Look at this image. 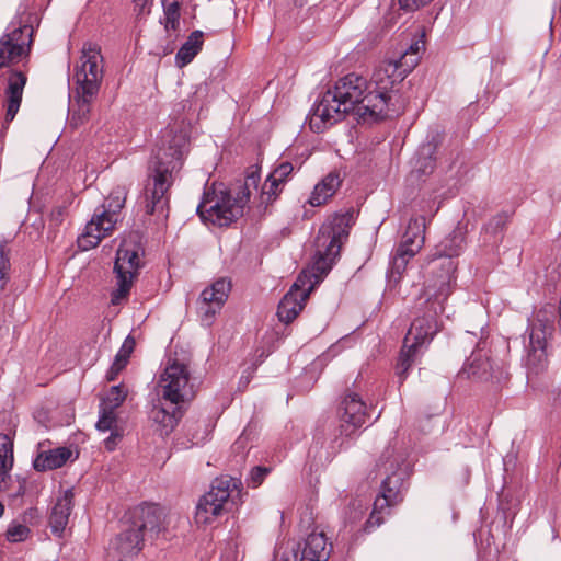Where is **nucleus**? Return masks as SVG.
I'll use <instances>...</instances> for the list:
<instances>
[{
    "instance_id": "10",
    "label": "nucleus",
    "mask_w": 561,
    "mask_h": 561,
    "mask_svg": "<svg viewBox=\"0 0 561 561\" xmlns=\"http://www.w3.org/2000/svg\"><path fill=\"white\" fill-rule=\"evenodd\" d=\"M185 364L169 359L158 381V393L172 405L191 400L194 397V386Z\"/></svg>"
},
{
    "instance_id": "7",
    "label": "nucleus",
    "mask_w": 561,
    "mask_h": 561,
    "mask_svg": "<svg viewBox=\"0 0 561 561\" xmlns=\"http://www.w3.org/2000/svg\"><path fill=\"white\" fill-rule=\"evenodd\" d=\"M144 249L137 234L124 238L116 251L114 274L116 286L111 294V304L119 305L127 299L134 282L144 266Z\"/></svg>"
},
{
    "instance_id": "23",
    "label": "nucleus",
    "mask_w": 561,
    "mask_h": 561,
    "mask_svg": "<svg viewBox=\"0 0 561 561\" xmlns=\"http://www.w3.org/2000/svg\"><path fill=\"white\" fill-rule=\"evenodd\" d=\"M436 146L432 142L422 145L416 153L414 172L420 176L431 174L435 169Z\"/></svg>"
},
{
    "instance_id": "37",
    "label": "nucleus",
    "mask_w": 561,
    "mask_h": 561,
    "mask_svg": "<svg viewBox=\"0 0 561 561\" xmlns=\"http://www.w3.org/2000/svg\"><path fill=\"white\" fill-rule=\"evenodd\" d=\"M270 469L266 467H254L249 474L247 483L249 486L257 488L268 474Z\"/></svg>"
},
{
    "instance_id": "40",
    "label": "nucleus",
    "mask_w": 561,
    "mask_h": 561,
    "mask_svg": "<svg viewBox=\"0 0 561 561\" xmlns=\"http://www.w3.org/2000/svg\"><path fill=\"white\" fill-rule=\"evenodd\" d=\"M10 270L9 257L7 256L4 249L0 247V291L4 288L8 280V272Z\"/></svg>"
},
{
    "instance_id": "43",
    "label": "nucleus",
    "mask_w": 561,
    "mask_h": 561,
    "mask_svg": "<svg viewBox=\"0 0 561 561\" xmlns=\"http://www.w3.org/2000/svg\"><path fill=\"white\" fill-rule=\"evenodd\" d=\"M135 347V340L131 336H127L119 348L118 353L116 354V357L124 358L128 362L129 356Z\"/></svg>"
},
{
    "instance_id": "27",
    "label": "nucleus",
    "mask_w": 561,
    "mask_h": 561,
    "mask_svg": "<svg viewBox=\"0 0 561 561\" xmlns=\"http://www.w3.org/2000/svg\"><path fill=\"white\" fill-rule=\"evenodd\" d=\"M425 226H426V218L424 215H421L419 217L412 218L409 221L407 231L404 232L402 237L401 243H405L412 245L414 242L419 239L421 241H425Z\"/></svg>"
},
{
    "instance_id": "24",
    "label": "nucleus",
    "mask_w": 561,
    "mask_h": 561,
    "mask_svg": "<svg viewBox=\"0 0 561 561\" xmlns=\"http://www.w3.org/2000/svg\"><path fill=\"white\" fill-rule=\"evenodd\" d=\"M79 99L76 105H72L68 119L69 127L77 129L89 121L91 112V101L94 96H87L85 93L79 91Z\"/></svg>"
},
{
    "instance_id": "21",
    "label": "nucleus",
    "mask_w": 561,
    "mask_h": 561,
    "mask_svg": "<svg viewBox=\"0 0 561 561\" xmlns=\"http://www.w3.org/2000/svg\"><path fill=\"white\" fill-rule=\"evenodd\" d=\"M72 453L67 447H58L43 451L34 460V468L38 471L54 470L62 467Z\"/></svg>"
},
{
    "instance_id": "4",
    "label": "nucleus",
    "mask_w": 561,
    "mask_h": 561,
    "mask_svg": "<svg viewBox=\"0 0 561 561\" xmlns=\"http://www.w3.org/2000/svg\"><path fill=\"white\" fill-rule=\"evenodd\" d=\"M160 142L153 172L145 187L147 214L163 213L168 208V191L180 172L187 152V130L183 124L168 126Z\"/></svg>"
},
{
    "instance_id": "49",
    "label": "nucleus",
    "mask_w": 561,
    "mask_h": 561,
    "mask_svg": "<svg viewBox=\"0 0 561 561\" xmlns=\"http://www.w3.org/2000/svg\"><path fill=\"white\" fill-rule=\"evenodd\" d=\"M127 363L128 362L126 359H124V358L122 359V358H118L115 356V359L112 365L122 371L125 368V366L127 365Z\"/></svg>"
},
{
    "instance_id": "13",
    "label": "nucleus",
    "mask_w": 561,
    "mask_h": 561,
    "mask_svg": "<svg viewBox=\"0 0 561 561\" xmlns=\"http://www.w3.org/2000/svg\"><path fill=\"white\" fill-rule=\"evenodd\" d=\"M230 289V282L226 278H219L202 291L197 301V313L205 325L213 323L215 316L226 302Z\"/></svg>"
},
{
    "instance_id": "22",
    "label": "nucleus",
    "mask_w": 561,
    "mask_h": 561,
    "mask_svg": "<svg viewBox=\"0 0 561 561\" xmlns=\"http://www.w3.org/2000/svg\"><path fill=\"white\" fill-rule=\"evenodd\" d=\"M204 34L202 31H194L182 45L176 54V65L184 67L190 64L194 57L198 54L203 46Z\"/></svg>"
},
{
    "instance_id": "16",
    "label": "nucleus",
    "mask_w": 561,
    "mask_h": 561,
    "mask_svg": "<svg viewBox=\"0 0 561 561\" xmlns=\"http://www.w3.org/2000/svg\"><path fill=\"white\" fill-rule=\"evenodd\" d=\"M7 88L4 90L5 122L14 119L21 106L23 90L27 81L26 75L21 70L7 71Z\"/></svg>"
},
{
    "instance_id": "50",
    "label": "nucleus",
    "mask_w": 561,
    "mask_h": 561,
    "mask_svg": "<svg viewBox=\"0 0 561 561\" xmlns=\"http://www.w3.org/2000/svg\"><path fill=\"white\" fill-rule=\"evenodd\" d=\"M428 210H430V215L433 216L436 211H437V207H435V203L434 202H428Z\"/></svg>"
},
{
    "instance_id": "28",
    "label": "nucleus",
    "mask_w": 561,
    "mask_h": 561,
    "mask_svg": "<svg viewBox=\"0 0 561 561\" xmlns=\"http://www.w3.org/2000/svg\"><path fill=\"white\" fill-rule=\"evenodd\" d=\"M127 393L128 390L124 385L112 386L102 398L100 407L116 411L125 401Z\"/></svg>"
},
{
    "instance_id": "14",
    "label": "nucleus",
    "mask_w": 561,
    "mask_h": 561,
    "mask_svg": "<svg viewBox=\"0 0 561 561\" xmlns=\"http://www.w3.org/2000/svg\"><path fill=\"white\" fill-rule=\"evenodd\" d=\"M341 435L352 436L367 420L366 404L357 393H348L342 402Z\"/></svg>"
},
{
    "instance_id": "47",
    "label": "nucleus",
    "mask_w": 561,
    "mask_h": 561,
    "mask_svg": "<svg viewBox=\"0 0 561 561\" xmlns=\"http://www.w3.org/2000/svg\"><path fill=\"white\" fill-rule=\"evenodd\" d=\"M11 469L0 468V491L7 490V479Z\"/></svg>"
},
{
    "instance_id": "6",
    "label": "nucleus",
    "mask_w": 561,
    "mask_h": 561,
    "mask_svg": "<svg viewBox=\"0 0 561 561\" xmlns=\"http://www.w3.org/2000/svg\"><path fill=\"white\" fill-rule=\"evenodd\" d=\"M126 198L127 188L116 186L104 202L95 208L90 221L85 225L84 231L78 237V247L82 251L98 247L104 238L114 232L117 222L121 220V210L125 206Z\"/></svg>"
},
{
    "instance_id": "33",
    "label": "nucleus",
    "mask_w": 561,
    "mask_h": 561,
    "mask_svg": "<svg viewBox=\"0 0 561 561\" xmlns=\"http://www.w3.org/2000/svg\"><path fill=\"white\" fill-rule=\"evenodd\" d=\"M490 369V363L488 359L473 358L463 368L462 374H466L468 378L482 379L488 376Z\"/></svg>"
},
{
    "instance_id": "15",
    "label": "nucleus",
    "mask_w": 561,
    "mask_h": 561,
    "mask_svg": "<svg viewBox=\"0 0 561 561\" xmlns=\"http://www.w3.org/2000/svg\"><path fill=\"white\" fill-rule=\"evenodd\" d=\"M164 514L157 505H144L135 513L131 525L138 529L144 539H154L164 530Z\"/></svg>"
},
{
    "instance_id": "48",
    "label": "nucleus",
    "mask_w": 561,
    "mask_h": 561,
    "mask_svg": "<svg viewBox=\"0 0 561 561\" xmlns=\"http://www.w3.org/2000/svg\"><path fill=\"white\" fill-rule=\"evenodd\" d=\"M121 370H118L113 365L110 367L108 371L106 373V379L108 381H113L116 379V377L119 375Z\"/></svg>"
},
{
    "instance_id": "44",
    "label": "nucleus",
    "mask_w": 561,
    "mask_h": 561,
    "mask_svg": "<svg viewBox=\"0 0 561 561\" xmlns=\"http://www.w3.org/2000/svg\"><path fill=\"white\" fill-rule=\"evenodd\" d=\"M383 513L371 512L369 518L365 523V531L379 527L383 523Z\"/></svg>"
},
{
    "instance_id": "51",
    "label": "nucleus",
    "mask_w": 561,
    "mask_h": 561,
    "mask_svg": "<svg viewBox=\"0 0 561 561\" xmlns=\"http://www.w3.org/2000/svg\"><path fill=\"white\" fill-rule=\"evenodd\" d=\"M4 514V505L0 502V517Z\"/></svg>"
},
{
    "instance_id": "5",
    "label": "nucleus",
    "mask_w": 561,
    "mask_h": 561,
    "mask_svg": "<svg viewBox=\"0 0 561 561\" xmlns=\"http://www.w3.org/2000/svg\"><path fill=\"white\" fill-rule=\"evenodd\" d=\"M260 175L251 172L247 175L241 191L232 195L222 184L213 185L204 192L197 206V214L204 222L218 227H227L243 215L251 195V188L256 190Z\"/></svg>"
},
{
    "instance_id": "29",
    "label": "nucleus",
    "mask_w": 561,
    "mask_h": 561,
    "mask_svg": "<svg viewBox=\"0 0 561 561\" xmlns=\"http://www.w3.org/2000/svg\"><path fill=\"white\" fill-rule=\"evenodd\" d=\"M164 13V27L167 32L176 31L180 23L181 0H161Z\"/></svg>"
},
{
    "instance_id": "31",
    "label": "nucleus",
    "mask_w": 561,
    "mask_h": 561,
    "mask_svg": "<svg viewBox=\"0 0 561 561\" xmlns=\"http://www.w3.org/2000/svg\"><path fill=\"white\" fill-rule=\"evenodd\" d=\"M96 428L100 432H107L113 430L123 428L119 425L117 414L114 410L100 407L99 420L96 422Z\"/></svg>"
},
{
    "instance_id": "45",
    "label": "nucleus",
    "mask_w": 561,
    "mask_h": 561,
    "mask_svg": "<svg viewBox=\"0 0 561 561\" xmlns=\"http://www.w3.org/2000/svg\"><path fill=\"white\" fill-rule=\"evenodd\" d=\"M152 0H134L139 14H149Z\"/></svg>"
},
{
    "instance_id": "38",
    "label": "nucleus",
    "mask_w": 561,
    "mask_h": 561,
    "mask_svg": "<svg viewBox=\"0 0 561 561\" xmlns=\"http://www.w3.org/2000/svg\"><path fill=\"white\" fill-rule=\"evenodd\" d=\"M365 510H366V505L363 503V501L359 499H356V500L352 501L350 504L348 512L346 513L347 518L352 523L359 520L364 516Z\"/></svg>"
},
{
    "instance_id": "30",
    "label": "nucleus",
    "mask_w": 561,
    "mask_h": 561,
    "mask_svg": "<svg viewBox=\"0 0 561 561\" xmlns=\"http://www.w3.org/2000/svg\"><path fill=\"white\" fill-rule=\"evenodd\" d=\"M403 478L402 474L393 473L388 476L381 484V492L388 495V499L394 500L398 503L402 500L401 489H402Z\"/></svg>"
},
{
    "instance_id": "42",
    "label": "nucleus",
    "mask_w": 561,
    "mask_h": 561,
    "mask_svg": "<svg viewBox=\"0 0 561 561\" xmlns=\"http://www.w3.org/2000/svg\"><path fill=\"white\" fill-rule=\"evenodd\" d=\"M110 432V436L104 439V447L108 451H113L124 436V428L113 430Z\"/></svg>"
},
{
    "instance_id": "19",
    "label": "nucleus",
    "mask_w": 561,
    "mask_h": 561,
    "mask_svg": "<svg viewBox=\"0 0 561 561\" xmlns=\"http://www.w3.org/2000/svg\"><path fill=\"white\" fill-rule=\"evenodd\" d=\"M144 541V535H140L138 529L130 525L111 542L108 553L114 559L122 561L138 554L142 549Z\"/></svg>"
},
{
    "instance_id": "1",
    "label": "nucleus",
    "mask_w": 561,
    "mask_h": 561,
    "mask_svg": "<svg viewBox=\"0 0 561 561\" xmlns=\"http://www.w3.org/2000/svg\"><path fill=\"white\" fill-rule=\"evenodd\" d=\"M422 50L424 42L415 41L398 60L382 61L369 83L356 73L341 78L312 107L308 116L310 128L322 133L350 112L364 122L399 115L404 110L405 99L396 85L416 67Z\"/></svg>"
},
{
    "instance_id": "9",
    "label": "nucleus",
    "mask_w": 561,
    "mask_h": 561,
    "mask_svg": "<svg viewBox=\"0 0 561 561\" xmlns=\"http://www.w3.org/2000/svg\"><path fill=\"white\" fill-rule=\"evenodd\" d=\"M239 484L240 481L231 477L216 479L210 490L197 503L195 523L199 526L213 524L222 514L225 505Z\"/></svg>"
},
{
    "instance_id": "3",
    "label": "nucleus",
    "mask_w": 561,
    "mask_h": 561,
    "mask_svg": "<svg viewBox=\"0 0 561 561\" xmlns=\"http://www.w3.org/2000/svg\"><path fill=\"white\" fill-rule=\"evenodd\" d=\"M463 243V237L460 232H455L443 242V250L439 256L434 260L432 276L426 280L424 296L428 310L423 316L416 317L410 325L405 335V346L419 348L432 341L439 330L437 320L438 312L444 311V301L451 293V284L456 264L453 256L459 254Z\"/></svg>"
},
{
    "instance_id": "17",
    "label": "nucleus",
    "mask_w": 561,
    "mask_h": 561,
    "mask_svg": "<svg viewBox=\"0 0 561 561\" xmlns=\"http://www.w3.org/2000/svg\"><path fill=\"white\" fill-rule=\"evenodd\" d=\"M73 491L65 490L51 507L49 515V527L54 536L64 538L67 534V526L73 508Z\"/></svg>"
},
{
    "instance_id": "32",
    "label": "nucleus",
    "mask_w": 561,
    "mask_h": 561,
    "mask_svg": "<svg viewBox=\"0 0 561 561\" xmlns=\"http://www.w3.org/2000/svg\"><path fill=\"white\" fill-rule=\"evenodd\" d=\"M416 352L417 348L411 347L410 343H408V346H405V344L403 345L397 364V374L401 380L405 378L410 367L412 366Z\"/></svg>"
},
{
    "instance_id": "39",
    "label": "nucleus",
    "mask_w": 561,
    "mask_h": 561,
    "mask_svg": "<svg viewBox=\"0 0 561 561\" xmlns=\"http://www.w3.org/2000/svg\"><path fill=\"white\" fill-rule=\"evenodd\" d=\"M294 168L289 162L280 163L270 175H272L273 181H278L283 185L287 178L291 174Z\"/></svg>"
},
{
    "instance_id": "11",
    "label": "nucleus",
    "mask_w": 561,
    "mask_h": 561,
    "mask_svg": "<svg viewBox=\"0 0 561 561\" xmlns=\"http://www.w3.org/2000/svg\"><path fill=\"white\" fill-rule=\"evenodd\" d=\"M103 69V56L100 46L93 43H84L73 73L78 90L85 93L88 98L94 96L100 89Z\"/></svg>"
},
{
    "instance_id": "34",
    "label": "nucleus",
    "mask_w": 561,
    "mask_h": 561,
    "mask_svg": "<svg viewBox=\"0 0 561 561\" xmlns=\"http://www.w3.org/2000/svg\"><path fill=\"white\" fill-rule=\"evenodd\" d=\"M13 466V445L10 437L5 434L0 435V468L12 469Z\"/></svg>"
},
{
    "instance_id": "2",
    "label": "nucleus",
    "mask_w": 561,
    "mask_h": 561,
    "mask_svg": "<svg viewBox=\"0 0 561 561\" xmlns=\"http://www.w3.org/2000/svg\"><path fill=\"white\" fill-rule=\"evenodd\" d=\"M351 220L352 215L348 213L335 214L320 227L314 240L312 274L302 272L280 300L277 316L282 322L289 323L299 314L314 283L331 270L343 242L348 237Z\"/></svg>"
},
{
    "instance_id": "36",
    "label": "nucleus",
    "mask_w": 561,
    "mask_h": 561,
    "mask_svg": "<svg viewBox=\"0 0 561 561\" xmlns=\"http://www.w3.org/2000/svg\"><path fill=\"white\" fill-rule=\"evenodd\" d=\"M30 529L23 524H11L7 530V538L11 542H20L28 537Z\"/></svg>"
},
{
    "instance_id": "25",
    "label": "nucleus",
    "mask_w": 561,
    "mask_h": 561,
    "mask_svg": "<svg viewBox=\"0 0 561 561\" xmlns=\"http://www.w3.org/2000/svg\"><path fill=\"white\" fill-rule=\"evenodd\" d=\"M181 413L178 405H173L171 410L164 407H154L151 412V419L157 423L162 431V434L168 435L178 424Z\"/></svg>"
},
{
    "instance_id": "41",
    "label": "nucleus",
    "mask_w": 561,
    "mask_h": 561,
    "mask_svg": "<svg viewBox=\"0 0 561 561\" xmlns=\"http://www.w3.org/2000/svg\"><path fill=\"white\" fill-rule=\"evenodd\" d=\"M397 503H398L397 501L388 499V495H386L385 493H382L380 491V495L377 496L375 502H374V506H373V511L371 512H377V513H383L385 514L387 508H389L392 505H396Z\"/></svg>"
},
{
    "instance_id": "18",
    "label": "nucleus",
    "mask_w": 561,
    "mask_h": 561,
    "mask_svg": "<svg viewBox=\"0 0 561 561\" xmlns=\"http://www.w3.org/2000/svg\"><path fill=\"white\" fill-rule=\"evenodd\" d=\"M289 561H327V537L323 533H311L293 548Z\"/></svg>"
},
{
    "instance_id": "35",
    "label": "nucleus",
    "mask_w": 561,
    "mask_h": 561,
    "mask_svg": "<svg viewBox=\"0 0 561 561\" xmlns=\"http://www.w3.org/2000/svg\"><path fill=\"white\" fill-rule=\"evenodd\" d=\"M283 184L278 181H273L272 175H268L262 186L261 203L268 204L273 202L282 192Z\"/></svg>"
},
{
    "instance_id": "26",
    "label": "nucleus",
    "mask_w": 561,
    "mask_h": 561,
    "mask_svg": "<svg viewBox=\"0 0 561 561\" xmlns=\"http://www.w3.org/2000/svg\"><path fill=\"white\" fill-rule=\"evenodd\" d=\"M423 247V241L416 240L414 244L410 245L400 243L397 248L396 255L393 257V267L397 272L405 268L407 263L410 259L415 256Z\"/></svg>"
},
{
    "instance_id": "20",
    "label": "nucleus",
    "mask_w": 561,
    "mask_h": 561,
    "mask_svg": "<svg viewBox=\"0 0 561 561\" xmlns=\"http://www.w3.org/2000/svg\"><path fill=\"white\" fill-rule=\"evenodd\" d=\"M342 184L340 173L330 172L319 183L316 184L311 192L308 204L313 207L322 206L331 199Z\"/></svg>"
},
{
    "instance_id": "46",
    "label": "nucleus",
    "mask_w": 561,
    "mask_h": 561,
    "mask_svg": "<svg viewBox=\"0 0 561 561\" xmlns=\"http://www.w3.org/2000/svg\"><path fill=\"white\" fill-rule=\"evenodd\" d=\"M64 219V209L58 207L50 214V221L55 225H59Z\"/></svg>"
},
{
    "instance_id": "12",
    "label": "nucleus",
    "mask_w": 561,
    "mask_h": 561,
    "mask_svg": "<svg viewBox=\"0 0 561 561\" xmlns=\"http://www.w3.org/2000/svg\"><path fill=\"white\" fill-rule=\"evenodd\" d=\"M552 311L539 310L530 327L527 365L535 369L541 368L546 362L547 339L553 332Z\"/></svg>"
},
{
    "instance_id": "8",
    "label": "nucleus",
    "mask_w": 561,
    "mask_h": 561,
    "mask_svg": "<svg viewBox=\"0 0 561 561\" xmlns=\"http://www.w3.org/2000/svg\"><path fill=\"white\" fill-rule=\"evenodd\" d=\"M36 16L25 10L10 22L0 37V68L11 67L30 56Z\"/></svg>"
}]
</instances>
